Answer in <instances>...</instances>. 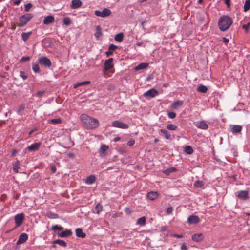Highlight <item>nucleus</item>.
Instances as JSON below:
<instances>
[{
    "instance_id": "5701e85b",
    "label": "nucleus",
    "mask_w": 250,
    "mask_h": 250,
    "mask_svg": "<svg viewBox=\"0 0 250 250\" xmlns=\"http://www.w3.org/2000/svg\"><path fill=\"white\" fill-rule=\"evenodd\" d=\"M159 193L157 192L151 191L147 193V196L150 200H153L157 198Z\"/></svg>"
},
{
    "instance_id": "c9c22d12",
    "label": "nucleus",
    "mask_w": 250,
    "mask_h": 250,
    "mask_svg": "<svg viewBox=\"0 0 250 250\" xmlns=\"http://www.w3.org/2000/svg\"><path fill=\"white\" fill-rule=\"evenodd\" d=\"M137 224L140 226H144L146 224V217L143 216L137 220Z\"/></svg>"
},
{
    "instance_id": "8fccbe9b",
    "label": "nucleus",
    "mask_w": 250,
    "mask_h": 250,
    "mask_svg": "<svg viewBox=\"0 0 250 250\" xmlns=\"http://www.w3.org/2000/svg\"><path fill=\"white\" fill-rule=\"evenodd\" d=\"M167 115L170 119H173L176 117V114L173 112H168Z\"/></svg>"
},
{
    "instance_id": "c85d7f7f",
    "label": "nucleus",
    "mask_w": 250,
    "mask_h": 250,
    "mask_svg": "<svg viewBox=\"0 0 250 250\" xmlns=\"http://www.w3.org/2000/svg\"><path fill=\"white\" fill-rule=\"evenodd\" d=\"M53 243L54 244H58L59 245L64 247H66L67 246V243L64 240L61 239L55 240L53 241Z\"/></svg>"
},
{
    "instance_id": "bb28decb",
    "label": "nucleus",
    "mask_w": 250,
    "mask_h": 250,
    "mask_svg": "<svg viewBox=\"0 0 250 250\" xmlns=\"http://www.w3.org/2000/svg\"><path fill=\"white\" fill-rule=\"evenodd\" d=\"M103 35L102 28L100 26H97L96 27V33H95V37L98 39L99 38Z\"/></svg>"
},
{
    "instance_id": "cd10ccee",
    "label": "nucleus",
    "mask_w": 250,
    "mask_h": 250,
    "mask_svg": "<svg viewBox=\"0 0 250 250\" xmlns=\"http://www.w3.org/2000/svg\"><path fill=\"white\" fill-rule=\"evenodd\" d=\"M192 239L193 240H194L195 241L198 242V241L202 240L203 239V236L202 234H201V233L195 234L192 235Z\"/></svg>"
},
{
    "instance_id": "393cba45",
    "label": "nucleus",
    "mask_w": 250,
    "mask_h": 250,
    "mask_svg": "<svg viewBox=\"0 0 250 250\" xmlns=\"http://www.w3.org/2000/svg\"><path fill=\"white\" fill-rule=\"evenodd\" d=\"M76 234L77 237L82 238H84L86 236L85 233L83 232V230L81 228H77L76 229Z\"/></svg>"
},
{
    "instance_id": "412c9836",
    "label": "nucleus",
    "mask_w": 250,
    "mask_h": 250,
    "mask_svg": "<svg viewBox=\"0 0 250 250\" xmlns=\"http://www.w3.org/2000/svg\"><path fill=\"white\" fill-rule=\"evenodd\" d=\"M242 130V126L239 125H233L231 128L230 130L233 134L239 133Z\"/></svg>"
},
{
    "instance_id": "49530a36",
    "label": "nucleus",
    "mask_w": 250,
    "mask_h": 250,
    "mask_svg": "<svg viewBox=\"0 0 250 250\" xmlns=\"http://www.w3.org/2000/svg\"><path fill=\"white\" fill-rule=\"evenodd\" d=\"M167 127L168 130H175L177 129V126L173 124L168 125Z\"/></svg>"
},
{
    "instance_id": "dca6fc26",
    "label": "nucleus",
    "mask_w": 250,
    "mask_h": 250,
    "mask_svg": "<svg viewBox=\"0 0 250 250\" xmlns=\"http://www.w3.org/2000/svg\"><path fill=\"white\" fill-rule=\"evenodd\" d=\"M54 17L52 15L47 16L44 18L43 21L44 24L48 25L53 23L54 21Z\"/></svg>"
},
{
    "instance_id": "2eb2a0df",
    "label": "nucleus",
    "mask_w": 250,
    "mask_h": 250,
    "mask_svg": "<svg viewBox=\"0 0 250 250\" xmlns=\"http://www.w3.org/2000/svg\"><path fill=\"white\" fill-rule=\"evenodd\" d=\"M109 148L108 146L105 145H102L99 150V154L101 157H104L105 156V152Z\"/></svg>"
},
{
    "instance_id": "6ab92c4d",
    "label": "nucleus",
    "mask_w": 250,
    "mask_h": 250,
    "mask_svg": "<svg viewBox=\"0 0 250 250\" xmlns=\"http://www.w3.org/2000/svg\"><path fill=\"white\" fill-rule=\"evenodd\" d=\"M183 103V101L177 100L171 104V108L173 109H177L178 107L182 106Z\"/></svg>"
},
{
    "instance_id": "a211bd4d",
    "label": "nucleus",
    "mask_w": 250,
    "mask_h": 250,
    "mask_svg": "<svg viewBox=\"0 0 250 250\" xmlns=\"http://www.w3.org/2000/svg\"><path fill=\"white\" fill-rule=\"evenodd\" d=\"M82 2L80 0H72L71 7L72 9H76L80 7Z\"/></svg>"
},
{
    "instance_id": "3c124183",
    "label": "nucleus",
    "mask_w": 250,
    "mask_h": 250,
    "mask_svg": "<svg viewBox=\"0 0 250 250\" xmlns=\"http://www.w3.org/2000/svg\"><path fill=\"white\" fill-rule=\"evenodd\" d=\"M135 144V141L134 139H130L127 143V145L129 146H132Z\"/></svg>"
},
{
    "instance_id": "4be33fe9",
    "label": "nucleus",
    "mask_w": 250,
    "mask_h": 250,
    "mask_svg": "<svg viewBox=\"0 0 250 250\" xmlns=\"http://www.w3.org/2000/svg\"><path fill=\"white\" fill-rule=\"evenodd\" d=\"M96 181V177L94 175H91L85 179V183L87 185H92Z\"/></svg>"
},
{
    "instance_id": "338daca9",
    "label": "nucleus",
    "mask_w": 250,
    "mask_h": 250,
    "mask_svg": "<svg viewBox=\"0 0 250 250\" xmlns=\"http://www.w3.org/2000/svg\"><path fill=\"white\" fill-rule=\"evenodd\" d=\"M160 132L163 133V134H164V135H165L166 134H167V133L168 132L167 130H165V129H161L160 130Z\"/></svg>"
},
{
    "instance_id": "f257e3e1",
    "label": "nucleus",
    "mask_w": 250,
    "mask_h": 250,
    "mask_svg": "<svg viewBox=\"0 0 250 250\" xmlns=\"http://www.w3.org/2000/svg\"><path fill=\"white\" fill-rule=\"evenodd\" d=\"M81 120L83 126L88 129H94L99 126V122L97 119L91 117L86 114L81 115Z\"/></svg>"
},
{
    "instance_id": "aec40b11",
    "label": "nucleus",
    "mask_w": 250,
    "mask_h": 250,
    "mask_svg": "<svg viewBox=\"0 0 250 250\" xmlns=\"http://www.w3.org/2000/svg\"><path fill=\"white\" fill-rule=\"evenodd\" d=\"M117 48V46L113 44H110L108 47V51L105 52L107 56H109L113 54V52Z\"/></svg>"
},
{
    "instance_id": "de8ad7c7",
    "label": "nucleus",
    "mask_w": 250,
    "mask_h": 250,
    "mask_svg": "<svg viewBox=\"0 0 250 250\" xmlns=\"http://www.w3.org/2000/svg\"><path fill=\"white\" fill-rule=\"evenodd\" d=\"M33 5L31 3L25 5V11L28 12L32 8Z\"/></svg>"
},
{
    "instance_id": "ddd939ff",
    "label": "nucleus",
    "mask_w": 250,
    "mask_h": 250,
    "mask_svg": "<svg viewBox=\"0 0 250 250\" xmlns=\"http://www.w3.org/2000/svg\"><path fill=\"white\" fill-rule=\"evenodd\" d=\"M28 239V235L25 233H21L19 236L17 242V244L19 245L24 243Z\"/></svg>"
},
{
    "instance_id": "69168bd1",
    "label": "nucleus",
    "mask_w": 250,
    "mask_h": 250,
    "mask_svg": "<svg viewBox=\"0 0 250 250\" xmlns=\"http://www.w3.org/2000/svg\"><path fill=\"white\" fill-rule=\"evenodd\" d=\"M160 132L163 133V134H164V135H165L166 134H167V133L168 132L167 130H165V129H161L160 130Z\"/></svg>"
},
{
    "instance_id": "e2e57ef3",
    "label": "nucleus",
    "mask_w": 250,
    "mask_h": 250,
    "mask_svg": "<svg viewBox=\"0 0 250 250\" xmlns=\"http://www.w3.org/2000/svg\"><path fill=\"white\" fill-rule=\"evenodd\" d=\"M17 26V23H13L12 24L11 29L12 30H15L16 28V26Z\"/></svg>"
},
{
    "instance_id": "c03bdc74",
    "label": "nucleus",
    "mask_w": 250,
    "mask_h": 250,
    "mask_svg": "<svg viewBox=\"0 0 250 250\" xmlns=\"http://www.w3.org/2000/svg\"><path fill=\"white\" fill-rule=\"evenodd\" d=\"M63 23L66 25H69L71 23V20L68 17H65L63 19Z\"/></svg>"
},
{
    "instance_id": "79ce46f5",
    "label": "nucleus",
    "mask_w": 250,
    "mask_h": 250,
    "mask_svg": "<svg viewBox=\"0 0 250 250\" xmlns=\"http://www.w3.org/2000/svg\"><path fill=\"white\" fill-rule=\"evenodd\" d=\"M103 209V206L100 204H97L95 207V209L96 212L99 214Z\"/></svg>"
},
{
    "instance_id": "a878e982",
    "label": "nucleus",
    "mask_w": 250,
    "mask_h": 250,
    "mask_svg": "<svg viewBox=\"0 0 250 250\" xmlns=\"http://www.w3.org/2000/svg\"><path fill=\"white\" fill-rule=\"evenodd\" d=\"M12 165L13 166V170L14 172L16 173H18V170L20 168V161L19 160H17V161L13 162Z\"/></svg>"
},
{
    "instance_id": "774afa93",
    "label": "nucleus",
    "mask_w": 250,
    "mask_h": 250,
    "mask_svg": "<svg viewBox=\"0 0 250 250\" xmlns=\"http://www.w3.org/2000/svg\"><path fill=\"white\" fill-rule=\"evenodd\" d=\"M21 2V0H17L14 2L15 5H18Z\"/></svg>"
},
{
    "instance_id": "603ef678",
    "label": "nucleus",
    "mask_w": 250,
    "mask_h": 250,
    "mask_svg": "<svg viewBox=\"0 0 250 250\" xmlns=\"http://www.w3.org/2000/svg\"><path fill=\"white\" fill-rule=\"evenodd\" d=\"M30 60V57H28V56H24V57H22L21 59V62H26V61H28Z\"/></svg>"
},
{
    "instance_id": "58836bf2",
    "label": "nucleus",
    "mask_w": 250,
    "mask_h": 250,
    "mask_svg": "<svg viewBox=\"0 0 250 250\" xmlns=\"http://www.w3.org/2000/svg\"><path fill=\"white\" fill-rule=\"evenodd\" d=\"M250 8V0H247L244 4V11L245 12L247 11Z\"/></svg>"
},
{
    "instance_id": "f03ea898",
    "label": "nucleus",
    "mask_w": 250,
    "mask_h": 250,
    "mask_svg": "<svg viewBox=\"0 0 250 250\" xmlns=\"http://www.w3.org/2000/svg\"><path fill=\"white\" fill-rule=\"evenodd\" d=\"M231 18L228 16L221 17L218 21V27L222 31L228 30L232 24Z\"/></svg>"
},
{
    "instance_id": "a18cd8bd",
    "label": "nucleus",
    "mask_w": 250,
    "mask_h": 250,
    "mask_svg": "<svg viewBox=\"0 0 250 250\" xmlns=\"http://www.w3.org/2000/svg\"><path fill=\"white\" fill-rule=\"evenodd\" d=\"M20 76L23 80H26L28 78L27 74L25 72L22 71L20 72Z\"/></svg>"
},
{
    "instance_id": "9d476101",
    "label": "nucleus",
    "mask_w": 250,
    "mask_h": 250,
    "mask_svg": "<svg viewBox=\"0 0 250 250\" xmlns=\"http://www.w3.org/2000/svg\"><path fill=\"white\" fill-rule=\"evenodd\" d=\"M194 125L198 128L207 130L208 128V125L204 120L194 122Z\"/></svg>"
},
{
    "instance_id": "a19ab883",
    "label": "nucleus",
    "mask_w": 250,
    "mask_h": 250,
    "mask_svg": "<svg viewBox=\"0 0 250 250\" xmlns=\"http://www.w3.org/2000/svg\"><path fill=\"white\" fill-rule=\"evenodd\" d=\"M51 229L53 230H62L63 229V228L62 226L55 225L52 226Z\"/></svg>"
},
{
    "instance_id": "2f4dec72",
    "label": "nucleus",
    "mask_w": 250,
    "mask_h": 250,
    "mask_svg": "<svg viewBox=\"0 0 250 250\" xmlns=\"http://www.w3.org/2000/svg\"><path fill=\"white\" fill-rule=\"evenodd\" d=\"M31 34H32L31 32H27V33H22L21 37H22V40L24 42L27 41L28 40V39L29 38V37L31 36Z\"/></svg>"
},
{
    "instance_id": "9b49d317",
    "label": "nucleus",
    "mask_w": 250,
    "mask_h": 250,
    "mask_svg": "<svg viewBox=\"0 0 250 250\" xmlns=\"http://www.w3.org/2000/svg\"><path fill=\"white\" fill-rule=\"evenodd\" d=\"M112 125L113 127L122 129H127L128 128V125L127 124L119 121H115L113 122L112 123Z\"/></svg>"
},
{
    "instance_id": "4d7b16f0",
    "label": "nucleus",
    "mask_w": 250,
    "mask_h": 250,
    "mask_svg": "<svg viewBox=\"0 0 250 250\" xmlns=\"http://www.w3.org/2000/svg\"><path fill=\"white\" fill-rule=\"evenodd\" d=\"M56 170H57V169H56V167L55 166H54V165H52V166L51 167V170L52 171V172L53 173H55V172H56Z\"/></svg>"
},
{
    "instance_id": "bf43d9fd",
    "label": "nucleus",
    "mask_w": 250,
    "mask_h": 250,
    "mask_svg": "<svg viewBox=\"0 0 250 250\" xmlns=\"http://www.w3.org/2000/svg\"><path fill=\"white\" fill-rule=\"evenodd\" d=\"M24 108H25L24 105H23V104L21 105L19 107V109L18 112H19L20 111H21L23 110L24 109Z\"/></svg>"
},
{
    "instance_id": "4c0bfd02",
    "label": "nucleus",
    "mask_w": 250,
    "mask_h": 250,
    "mask_svg": "<svg viewBox=\"0 0 250 250\" xmlns=\"http://www.w3.org/2000/svg\"><path fill=\"white\" fill-rule=\"evenodd\" d=\"M46 216L51 219H56L58 218V214L53 213L51 211H49L47 213Z\"/></svg>"
},
{
    "instance_id": "1a4fd4ad",
    "label": "nucleus",
    "mask_w": 250,
    "mask_h": 250,
    "mask_svg": "<svg viewBox=\"0 0 250 250\" xmlns=\"http://www.w3.org/2000/svg\"><path fill=\"white\" fill-rule=\"evenodd\" d=\"M159 95L158 92L154 88H151L144 93L145 97L153 98Z\"/></svg>"
},
{
    "instance_id": "13d9d810",
    "label": "nucleus",
    "mask_w": 250,
    "mask_h": 250,
    "mask_svg": "<svg viewBox=\"0 0 250 250\" xmlns=\"http://www.w3.org/2000/svg\"><path fill=\"white\" fill-rule=\"evenodd\" d=\"M165 137L167 139H171V135L169 134V132H168L167 134H166L165 135Z\"/></svg>"
},
{
    "instance_id": "37998d69",
    "label": "nucleus",
    "mask_w": 250,
    "mask_h": 250,
    "mask_svg": "<svg viewBox=\"0 0 250 250\" xmlns=\"http://www.w3.org/2000/svg\"><path fill=\"white\" fill-rule=\"evenodd\" d=\"M32 69L35 73H39L40 72L39 66L37 64H33Z\"/></svg>"
},
{
    "instance_id": "ea45409f",
    "label": "nucleus",
    "mask_w": 250,
    "mask_h": 250,
    "mask_svg": "<svg viewBox=\"0 0 250 250\" xmlns=\"http://www.w3.org/2000/svg\"><path fill=\"white\" fill-rule=\"evenodd\" d=\"M185 151L188 154H191L193 153V150L192 148L190 146H187L185 148Z\"/></svg>"
},
{
    "instance_id": "09e8293b",
    "label": "nucleus",
    "mask_w": 250,
    "mask_h": 250,
    "mask_svg": "<svg viewBox=\"0 0 250 250\" xmlns=\"http://www.w3.org/2000/svg\"><path fill=\"white\" fill-rule=\"evenodd\" d=\"M250 26V22H248L247 24H244L243 25V29H244L246 31V32H247Z\"/></svg>"
},
{
    "instance_id": "7ed1b4c3",
    "label": "nucleus",
    "mask_w": 250,
    "mask_h": 250,
    "mask_svg": "<svg viewBox=\"0 0 250 250\" xmlns=\"http://www.w3.org/2000/svg\"><path fill=\"white\" fill-rule=\"evenodd\" d=\"M33 17V14L31 13H26L20 16L19 18V22L17 23V26L19 27H23L27 24Z\"/></svg>"
},
{
    "instance_id": "680f3d73",
    "label": "nucleus",
    "mask_w": 250,
    "mask_h": 250,
    "mask_svg": "<svg viewBox=\"0 0 250 250\" xmlns=\"http://www.w3.org/2000/svg\"><path fill=\"white\" fill-rule=\"evenodd\" d=\"M229 39H228L225 37H223L222 38V42L225 43H227L229 42Z\"/></svg>"
},
{
    "instance_id": "b1692460",
    "label": "nucleus",
    "mask_w": 250,
    "mask_h": 250,
    "mask_svg": "<svg viewBox=\"0 0 250 250\" xmlns=\"http://www.w3.org/2000/svg\"><path fill=\"white\" fill-rule=\"evenodd\" d=\"M148 63H141L136 66L134 69L135 71H139L140 70L144 69L148 66Z\"/></svg>"
},
{
    "instance_id": "6e6552de",
    "label": "nucleus",
    "mask_w": 250,
    "mask_h": 250,
    "mask_svg": "<svg viewBox=\"0 0 250 250\" xmlns=\"http://www.w3.org/2000/svg\"><path fill=\"white\" fill-rule=\"evenodd\" d=\"M113 59L112 58H109L105 61L104 63V68L105 71H109L114 66L113 63Z\"/></svg>"
},
{
    "instance_id": "4468645a",
    "label": "nucleus",
    "mask_w": 250,
    "mask_h": 250,
    "mask_svg": "<svg viewBox=\"0 0 250 250\" xmlns=\"http://www.w3.org/2000/svg\"><path fill=\"white\" fill-rule=\"evenodd\" d=\"M41 145V143H35L27 147V149L31 151H37L39 149V147H40Z\"/></svg>"
},
{
    "instance_id": "c756f323",
    "label": "nucleus",
    "mask_w": 250,
    "mask_h": 250,
    "mask_svg": "<svg viewBox=\"0 0 250 250\" xmlns=\"http://www.w3.org/2000/svg\"><path fill=\"white\" fill-rule=\"evenodd\" d=\"M90 83V81H88L77 83H75L73 85V88L76 89L80 86H82V85H85V84H88Z\"/></svg>"
},
{
    "instance_id": "f3484780",
    "label": "nucleus",
    "mask_w": 250,
    "mask_h": 250,
    "mask_svg": "<svg viewBox=\"0 0 250 250\" xmlns=\"http://www.w3.org/2000/svg\"><path fill=\"white\" fill-rule=\"evenodd\" d=\"M72 234V232L70 229H66L65 231L58 233V236L60 237H67L70 236Z\"/></svg>"
},
{
    "instance_id": "423d86ee",
    "label": "nucleus",
    "mask_w": 250,
    "mask_h": 250,
    "mask_svg": "<svg viewBox=\"0 0 250 250\" xmlns=\"http://www.w3.org/2000/svg\"><path fill=\"white\" fill-rule=\"evenodd\" d=\"M39 62L44 66L49 67L51 66V62L46 57H42L39 59Z\"/></svg>"
},
{
    "instance_id": "864d4df0",
    "label": "nucleus",
    "mask_w": 250,
    "mask_h": 250,
    "mask_svg": "<svg viewBox=\"0 0 250 250\" xmlns=\"http://www.w3.org/2000/svg\"><path fill=\"white\" fill-rule=\"evenodd\" d=\"M173 208L172 207H168L167 210V214H170L172 213Z\"/></svg>"
},
{
    "instance_id": "e433bc0d",
    "label": "nucleus",
    "mask_w": 250,
    "mask_h": 250,
    "mask_svg": "<svg viewBox=\"0 0 250 250\" xmlns=\"http://www.w3.org/2000/svg\"><path fill=\"white\" fill-rule=\"evenodd\" d=\"M204 183L202 181H196L194 183V186L198 188H203L204 187Z\"/></svg>"
},
{
    "instance_id": "f704fd0d",
    "label": "nucleus",
    "mask_w": 250,
    "mask_h": 250,
    "mask_svg": "<svg viewBox=\"0 0 250 250\" xmlns=\"http://www.w3.org/2000/svg\"><path fill=\"white\" fill-rule=\"evenodd\" d=\"M207 87L204 85H200L197 89L198 92L205 93L207 91Z\"/></svg>"
},
{
    "instance_id": "39448f33",
    "label": "nucleus",
    "mask_w": 250,
    "mask_h": 250,
    "mask_svg": "<svg viewBox=\"0 0 250 250\" xmlns=\"http://www.w3.org/2000/svg\"><path fill=\"white\" fill-rule=\"evenodd\" d=\"M16 227L20 226L24 219V215L23 213L16 214L14 217Z\"/></svg>"
},
{
    "instance_id": "72a5a7b5",
    "label": "nucleus",
    "mask_w": 250,
    "mask_h": 250,
    "mask_svg": "<svg viewBox=\"0 0 250 250\" xmlns=\"http://www.w3.org/2000/svg\"><path fill=\"white\" fill-rule=\"evenodd\" d=\"M124 34L123 33H119L115 35V40L121 42L123 40Z\"/></svg>"
},
{
    "instance_id": "20e7f679",
    "label": "nucleus",
    "mask_w": 250,
    "mask_h": 250,
    "mask_svg": "<svg viewBox=\"0 0 250 250\" xmlns=\"http://www.w3.org/2000/svg\"><path fill=\"white\" fill-rule=\"evenodd\" d=\"M111 14V11L108 8H104L102 11L99 10H96L95 11V14L96 16L105 18L109 16Z\"/></svg>"
},
{
    "instance_id": "052dcab7",
    "label": "nucleus",
    "mask_w": 250,
    "mask_h": 250,
    "mask_svg": "<svg viewBox=\"0 0 250 250\" xmlns=\"http://www.w3.org/2000/svg\"><path fill=\"white\" fill-rule=\"evenodd\" d=\"M44 92L42 91H39L37 92L36 96H42Z\"/></svg>"
},
{
    "instance_id": "0e129e2a",
    "label": "nucleus",
    "mask_w": 250,
    "mask_h": 250,
    "mask_svg": "<svg viewBox=\"0 0 250 250\" xmlns=\"http://www.w3.org/2000/svg\"><path fill=\"white\" fill-rule=\"evenodd\" d=\"M18 152L17 150L16 149H13V151L11 153V156L13 157L15 155V154Z\"/></svg>"
},
{
    "instance_id": "7c9ffc66",
    "label": "nucleus",
    "mask_w": 250,
    "mask_h": 250,
    "mask_svg": "<svg viewBox=\"0 0 250 250\" xmlns=\"http://www.w3.org/2000/svg\"><path fill=\"white\" fill-rule=\"evenodd\" d=\"M62 122L61 118L52 119L48 120V123L51 124H61Z\"/></svg>"
},
{
    "instance_id": "473e14b6",
    "label": "nucleus",
    "mask_w": 250,
    "mask_h": 250,
    "mask_svg": "<svg viewBox=\"0 0 250 250\" xmlns=\"http://www.w3.org/2000/svg\"><path fill=\"white\" fill-rule=\"evenodd\" d=\"M176 171V168L174 167H171L169 168H167L165 171H164V173L167 175H168L170 173L174 172Z\"/></svg>"
},
{
    "instance_id": "f8f14e48",
    "label": "nucleus",
    "mask_w": 250,
    "mask_h": 250,
    "mask_svg": "<svg viewBox=\"0 0 250 250\" xmlns=\"http://www.w3.org/2000/svg\"><path fill=\"white\" fill-rule=\"evenodd\" d=\"M188 221L189 224H196L199 223L200 219L198 216L194 215H191L188 217Z\"/></svg>"
},
{
    "instance_id": "0eeeda50",
    "label": "nucleus",
    "mask_w": 250,
    "mask_h": 250,
    "mask_svg": "<svg viewBox=\"0 0 250 250\" xmlns=\"http://www.w3.org/2000/svg\"><path fill=\"white\" fill-rule=\"evenodd\" d=\"M237 196L240 199L247 200L249 198V191L247 190H240L237 192Z\"/></svg>"
},
{
    "instance_id": "5fc2aeb1",
    "label": "nucleus",
    "mask_w": 250,
    "mask_h": 250,
    "mask_svg": "<svg viewBox=\"0 0 250 250\" xmlns=\"http://www.w3.org/2000/svg\"><path fill=\"white\" fill-rule=\"evenodd\" d=\"M188 247L186 245L185 243H183L182 244V245L181 246V249L182 250H187Z\"/></svg>"
},
{
    "instance_id": "6e6d98bb",
    "label": "nucleus",
    "mask_w": 250,
    "mask_h": 250,
    "mask_svg": "<svg viewBox=\"0 0 250 250\" xmlns=\"http://www.w3.org/2000/svg\"><path fill=\"white\" fill-rule=\"evenodd\" d=\"M225 3L227 5L228 8H229L230 6V0H225Z\"/></svg>"
}]
</instances>
